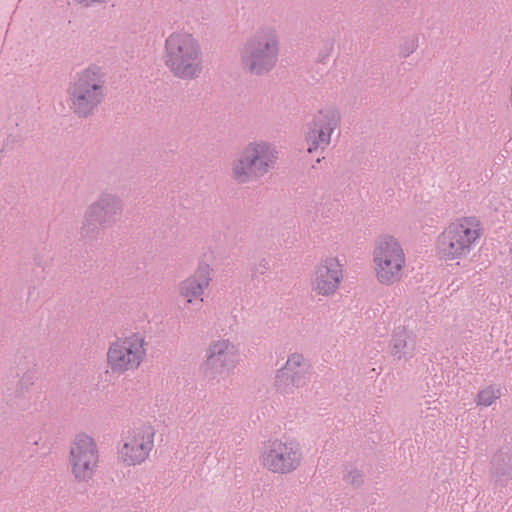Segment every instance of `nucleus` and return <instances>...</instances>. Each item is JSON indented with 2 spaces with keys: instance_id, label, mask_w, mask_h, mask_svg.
<instances>
[{
  "instance_id": "obj_7",
  "label": "nucleus",
  "mask_w": 512,
  "mask_h": 512,
  "mask_svg": "<svg viewBox=\"0 0 512 512\" xmlns=\"http://www.w3.org/2000/svg\"><path fill=\"white\" fill-rule=\"evenodd\" d=\"M155 429L150 424H138L129 428L123 436L118 457L126 465H139L148 457L154 447Z\"/></svg>"
},
{
  "instance_id": "obj_12",
  "label": "nucleus",
  "mask_w": 512,
  "mask_h": 512,
  "mask_svg": "<svg viewBox=\"0 0 512 512\" xmlns=\"http://www.w3.org/2000/svg\"><path fill=\"white\" fill-rule=\"evenodd\" d=\"M237 360L238 352L235 346L227 340H217L207 350L206 373H223L233 367Z\"/></svg>"
},
{
  "instance_id": "obj_10",
  "label": "nucleus",
  "mask_w": 512,
  "mask_h": 512,
  "mask_svg": "<svg viewBox=\"0 0 512 512\" xmlns=\"http://www.w3.org/2000/svg\"><path fill=\"white\" fill-rule=\"evenodd\" d=\"M309 368L303 355L298 353L292 354L284 368L277 373L276 385L284 392L290 391L293 387L305 386L310 378Z\"/></svg>"
},
{
  "instance_id": "obj_4",
  "label": "nucleus",
  "mask_w": 512,
  "mask_h": 512,
  "mask_svg": "<svg viewBox=\"0 0 512 512\" xmlns=\"http://www.w3.org/2000/svg\"><path fill=\"white\" fill-rule=\"evenodd\" d=\"M302 454L292 440L273 439L265 442L259 460L264 469L275 474H287L300 465Z\"/></svg>"
},
{
  "instance_id": "obj_11",
  "label": "nucleus",
  "mask_w": 512,
  "mask_h": 512,
  "mask_svg": "<svg viewBox=\"0 0 512 512\" xmlns=\"http://www.w3.org/2000/svg\"><path fill=\"white\" fill-rule=\"evenodd\" d=\"M338 123L334 111H319L313 118L310 131L307 134L308 152L323 149L330 143L331 134Z\"/></svg>"
},
{
  "instance_id": "obj_15",
  "label": "nucleus",
  "mask_w": 512,
  "mask_h": 512,
  "mask_svg": "<svg viewBox=\"0 0 512 512\" xmlns=\"http://www.w3.org/2000/svg\"><path fill=\"white\" fill-rule=\"evenodd\" d=\"M256 176H261L273 167L277 160L276 152L265 143L250 144L246 147Z\"/></svg>"
},
{
  "instance_id": "obj_8",
  "label": "nucleus",
  "mask_w": 512,
  "mask_h": 512,
  "mask_svg": "<svg viewBox=\"0 0 512 512\" xmlns=\"http://www.w3.org/2000/svg\"><path fill=\"white\" fill-rule=\"evenodd\" d=\"M144 356L145 340L133 334L112 343L107 353L108 366L113 372L124 373L137 368Z\"/></svg>"
},
{
  "instance_id": "obj_6",
  "label": "nucleus",
  "mask_w": 512,
  "mask_h": 512,
  "mask_svg": "<svg viewBox=\"0 0 512 512\" xmlns=\"http://www.w3.org/2000/svg\"><path fill=\"white\" fill-rule=\"evenodd\" d=\"M103 83V75L97 67H89L78 74L70 90L76 113L86 115L100 102Z\"/></svg>"
},
{
  "instance_id": "obj_2",
  "label": "nucleus",
  "mask_w": 512,
  "mask_h": 512,
  "mask_svg": "<svg viewBox=\"0 0 512 512\" xmlns=\"http://www.w3.org/2000/svg\"><path fill=\"white\" fill-rule=\"evenodd\" d=\"M376 281L383 286L400 282L405 274L407 258L401 242L392 235L379 237L372 251Z\"/></svg>"
},
{
  "instance_id": "obj_14",
  "label": "nucleus",
  "mask_w": 512,
  "mask_h": 512,
  "mask_svg": "<svg viewBox=\"0 0 512 512\" xmlns=\"http://www.w3.org/2000/svg\"><path fill=\"white\" fill-rule=\"evenodd\" d=\"M276 55V43L273 39L258 43L257 47H249L243 56L245 64L254 73H261L270 68Z\"/></svg>"
},
{
  "instance_id": "obj_5",
  "label": "nucleus",
  "mask_w": 512,
  "mask_h": 512,
  "mask_svg": "<svg viewBox=\"0 0 512 512\" xmlns=\"http://www.w3.org/2000/svg\"><path fill=\"white\" fill-rule=\"evenodd\" d=\"M68 462L74 478L89 482L99 464V450L95 440L87 434H78L69 447Z\"/></svg>"
},
{
  "instance_id": "obj_1",
  "label": "nucleus",
  "mask_w": 512,
  "mask_h": 512,
  "mask_svg": "<svg viewBox=\"0 0 512 512\" xmlns=\"http://www.w3.org/2000/svg\"><path fill=\"white\" fill-rule=\"evenodd\" d=\"M483 235L481 221L475 216H463L449 223L439 234L435 244L437 258L446 264L466 257Z\"/></svg>"
},
{
  "instance_id": "obj_9",
  "label": "nucleus",
  "mask_w": 512,
  "mask_h": 512,
  "mask_svg": "<svg viewBox=\"0 0 512 512\" xmlns=\"http://www.w3.org/2000/svg\"><path fill=\"white\" fill-rule=\"evenodd\" d=\"M344 278L343 265L338 257L326 255L319 259L315 265L310 285L316 295L331 296L339 289Z\"/></svg>"
},
{
  "instance_id": "obj_13",
  "label": "nucleus",
  "mask_w": 512,
  "mask_h": 512,
  "mask_svg": "<svg viewBox=\"0 0 512 512\" xmlns=\"http://www.w3.org/2000/svg\"><path fill=\"white\" fill-rule=\"evenodd\" d=\"M211 280V268L207 264L198 266L194 274L180 283L179 292L187 305H201L202 295Z\"/></svg>"
},
{
  "instance_id": "obj_18",
  "label": "nucleus",
  "mask_w": 512,
  "mask_h": 512,
  "mask_svg": "<svg viewBox=\"0 0 512 512\" xmlns=\"http://www.w3.org/2000/svg\"><path fill=\"white\" fill-rule=\"evenodd\" d=\"M501 388L497 385H489L481 389L476 396V404L490 406L501 397Z\"/></svg>"
},
{
  "instance_id": "obj_17",
  "label": "nucleus",
  "mask_w": 512,
  "mask_h": 512,
  "mask_svg": "<svg viewBox=\"0 0 512 512\" xmlns=\"http://www.w3.org/2000/svg\"><path fill=\"white\" fill-rule=\"evenodd\" d=\"M233 177L239 182H245L256 177L250 157L246 155V148L242 151L239 159L233 163Z\"/></svg>"
},
{
  "instance_id": "obj_3",
  "label": "nucleus",
  "mask_w": 512,
  "mask_h": 512,
  "mask_svg": "<svg viewBox=\"0 0 512 512\" xmlns=\"http://www.w3.org/2000/svg\"><path fill=\"white\" fill-rule=\"evenodd\" d=\"M166 65L180 78L189 79L200 71V47L186 32L172 33L166 40Z\"/></svg>"
},
{
  "instance_id": "obj_16",
  "label": "nucleus",
  "mask_w": 512,
  "mask_h": 512,
  "mask_svg": "<svg viewBox=\"0 0 512 512\" xmlns=\"http://www.w3.org/2000/svg\"><path fill=\"white\" fill-rule=\"evenodd\" d=\"M415 350V336L405 327L397 328L390 340V353L398 360L412 358Z\"/></svg>"
}]
</instances>
